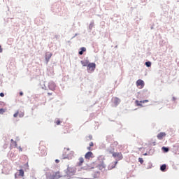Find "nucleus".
<instances>
[{"mask_svg":"<svg viewBox=\"0 0 179 179\" xmlns=\"http://www.w3.org/2000/svg\"><path fill=\"white\" fill-rule=\"evenodd\" d=\"M141 103H143V102H141V101H136V104L137 105V106L143 107V105Z\"/></svg>","mask_w":179,"mask_h":179,"instance_id":"f3484780","label":"nucleus"},{"mask_svg":"<svg viewBox=\"0 0 179 179\" xmlns=\"http://www.w3.org/2000/svg\"><path fill=\"white\" fill-rule=\"evenodd\" d=\"M57 125H59L60 124V121L59 120H57L55 122Z\"/></svg>","mask_w":179,"mask_h":179,"instance_id":"393cba45","label":"nucleus"},{"mask_svg":"<svg viewBox=\"0 0 179 179\" xmlns=\"http://www.w3.org/2000/svg\"><path fill=\"white\" fill-rule=\"evenodd\" d=\"M19 151H20V152L23 151V150L22 149V147H19Z\"/></svg>","mask_w":179,"mask_h":179,"instance_id":"cd10ccee","label":"nucleus"},{"mask_svg":"<svg viewBox=\"0 0 179 179\" xmlns=\"http://www.w3.org/2000/svg\"><path fill=\"white\" fill-rule=\"evenodd\" d=\"M20 96H23V93L22 92H20Z\"/></svg>","mask_w":179,"mask_h":179,"instance_id":"c756f323","label":"nucleus"},{"mask_svg":"<svg viewBox=\"0 0 179 179\" xmlns=\"http://www.w3.org/2000/svg\"><path fill=\"white\" fill-rule=\"evenodd\" d=\"M80 51L78 52L79 55H83L84 52H86V48L83 47L80 49Z\"/></svg>","mask_w":179,"mask_h":179,"instance_id":"9b49d317","label":"nucleus"},{"mask_svg":"<svg viewBox=\"0 0 179 179\" xmlns=\"http://www.w3.org/2000/svg\"><path fill=\"white\" fill-rule=\"evenodd\" d=\"M84 157H85V159L90 160L91 159L94 158V154L91 151L87 152V153H85Z\"/></svg>","mask_w":179,"mask_h":179,"instance_id":"20e7f679","label":"nucleus"},{"mask_svg":"<svg viewBox=\"0 0 179 179\" xmlns=\"http://www.w3.org/2000/svg\"><path fill=\"white\" fill-rule=\"evenodd\" d=\"M94 167H92L91 169H94Z\"/></svg>","mask_w":179,"mask_h":179,"instance_id":"c9c22d12","label":"nucleus"},{"mask_svg":"<svg viewBox=\"0 0 179 179\" xmlns=\"http://www.w3.org/2000/svg\"><path fill=\"white\" fill-rule=\"evenodd\" d=\"M83 163H85V159L83 157H80L78 158V162L77 163V165L78 166H83Z\"/></svg>","mask_w":179,"mask_h":179,"instance_id":"0eeeda50","label":"nucleus"},{"mask_svg":"<svg viewBox=\"0 0 179 179\" xmlns=\"http://www.w3.org/2000/svg\"><path fill=\"white\" fill-rule=\"evenodd\" d=\"M145 64L146 65L147 67H151L152 66V62H146L145 63Z\"/></svg>","mask_w":179,"mask_h":179,"instance_id":"a211bd4d","label":"nucleus"},{"mask_svg":"<svg viewBox=\"0 0 179 179\" xmlns=\"http://www.w3.org/2000/svg\"><path fill=\"white\" fill-rule=\"evenodd\" d=\"M11 142H13L15 144V147H17V144L16 141H14V140L12 139Z\"/></svg>","mask_w":179,"mask_h":179,"instance_id":"5701e85b","label":"nucleus"},{"mask_svg":"<svg viewBox=\"0 0 179 179\" xmlns=\"http://www.w3.org/2000/svg\"><path fill=\"white\" fill-rule=\"evenodd\" d=\"M81 64L83 65V66H88L89 62H81Z\"/></svg>","mask_w":179,"mask_h":179,"instance_id":"2eb2a0df","label":"nucleus"},{"mask_svg":"<svg viewBox=\"0 0 179 179\" xmlns=\"http://www.w3.org/2000/svg\"><path fill=\"white\" fill-rule=\"evenodd\" d=\"M166 164H163V165H162V166H160V170H161L162 171H164L166 170Z\"/></svg>","mask_w":179,"mask_h":179,"instance_id":"4468645a","label":"nucleus"},{"mask_svg":"<svg viewBox=\"0 0 179 179\" xmlns=\"http://www.w3.org/2000/svg\"><path fill=\"white\" fill-rule=\"evenodd\" d=\"M144 155H145V156H146V155H147V154L145 153V154H144Z\"/></svg>","mask_w":179,"mask_h":179,"instance_id":"f704fd0d","label":"nucleus"},{"mask_svg":"<svg viewBox=\"0 0 179 179\" xmlns=\"http://www.w3.org/2000/svg\"><path fill=\"white\" fill-rule=\"evenodd\" d=\"M0 96L3 97L4 96V94L3 93H0Z\"/></svg>","mask_w":179,"mask_h":179,"instance_id":"bb28decb","label":"nucleus"},{"mask_svg":"<svg viewBox=\"0 0 179 179\" xmlns=\"http://www.w3.org/2000/svg\"><path fill=\"white\" fill-rule=\"evenodd\" d=\"M17 178V176L15 175V178Z\"/></svg>","mask_w":179,"mask_h":179,"instance_id":"e433bc0d","label":"nucleus"},{"mask_svg":"<svg viewBox=\"0 0 179 179\" xmlns=\"http://www.w3.org/2000/svg\"><path fill=\"white\" fill-rule=\"evenodd\" d=\"M17 116H19L20 118H22L23 117H24V112H22V111H19L17 110L14 115L13 117L15 118L17 117Z\"/></svg>","mask_w":179,"mask_h":179,"instance_id":"423d86ee","label":"nucleus"},{"mask_svg":"<svg viewBox=\"0 0 179 179\" xmlns=\"http://www.w3.org/2000/svg\"><path fill=\"white\" fill-rule=\"evenodd\" d=\"M48 95H52V94H50V93H48Z\"/></svg>","mask_w":179,"mask_h":179,"instance_id":"72a5a7b5","label":"nucleus"},{"mask_svg":"<svg viewBox=\"0 0 179 179\" xmlns=\"http://www.w3.org/2000/svg\"><path fill=\"white\" fill-rule=\"evenodd\" d=\"M87 150H88L89 151H92V150H93V149L91 148V146L87 147Z\"/></svg>","mask_w":179,"mask_h":179,"instance_id":"b1692460","label":"nucleus"},{"mask_svg":"<svg viewBox=\"0 0 179 179\" xmlns=\"http://www.w3.org/2000/svg\"><path fill=\"white\" fill-rule=\"evenodd\" d=\"M94 146V143L92 142L90 143V147H93Z\"/></svg>","mask_w":179,"mask_h":179,"instance_id":"a878e982","label":"nucleus"},{"mask_svg":"<svg viewBox=\"0 0 179 179\" xmlns=\"http://www.w3.org/2000/svg\"><path fill=\"white\" fill-rule=\"evenodd\" d=\"M96 64L95 63H90L87 66V70L90 72H93L95 70Z\"/></svg>","mask_w":179,"mask_h":179,"instance_id":"7ed1b4c3","label":"nucleus"},{"mask_svg":"<svg viewBox=\"0 0 179 179\" xmlns=\"http://www.w3.org/2000/svg\"><path fill=\"white\" fill-rule=\"evenodd\" d=\"M138 162L141 163V164H143V160L142 158H139Z\"/></svg>","mask_w":179,"mask_h":179,"instance_id":"4be33fe9","label":"nucleus"},{"mask_svg":"<svg viewBox=\"0 0 179 179\" xmlns=\"http://www.w3.org/2000/svg\"><path fill=\"white\" fill-rule=\"evenodd\" d=\"M120 102H121V101H120V99H118V98H115L114 99V104L115 106H118L120 103Z\"/></svg>","mask_w":179,"mask_h":179,"instance_id":"9d476101","label":"nucleus"},{"mask_svg":"<svg viewBox=\"0 0 179 179\" xmlns=\"http://www.w3.org/2000/svg\"><path fill=\"white\" fill-rule=\"evenodd\" d=\"M162 150H163L165 152H168L169 150V149L168 148L164 147V146L162 147Z\"/></svg>","mask_w":179,"mask_h":179,"instance_id":"aec40b11","label":"nucleus"},{"mask_svg":"<svg viewBox=\"0 0 179 179\" xmlns=\"http://www.w3.org/2000/svg\"><path fill=\"white\" fill-rule=\"evenodd\" d=\"M149 101L148 99H145L144 101H141V103H148Z\"/></svg>","mask_w":179,"mask_h":179,"instance_id":"412c9836","label":"nucleus"},{"mask_svg":"<svg viewBox=\"0 0 179 179\" xmlns=\"http://www.w3.org/2000/svg\"><path fill=\"white\" fill-rule=\"evenodd\" d=\"M59 173H55L53 176H52V179H58L59 178Z\"/></svg>","mask_w":179,"mask_h":179,"instance_id":"f8f14e48","label":"nucleus"},{"mask_svg":"<svg viewBox=\"0 0 179 179\" xmlns=\"http://www.w3.org/2000/svg\"><path fill=\"white\" fill-rule=\"evenodd\" d=\"M117 163H118V162L117 161H116V162H115L114 163H112V164H110V169H113V168H115V166H116V165L117 164Z\"/></svg>","mask_w":179,"mask_h":179,"instance_id":"ddd939ff","label":"nucleus"},{"mask_svg":"<svg viewBox=\"0 0 179 179\" xmlns=\"http://www.w3.org/2000/svg\"><path fill=\"white\" fill-rule=\"evenodd\" d=\"M166 134L164 132H162L157 134V138L159 140H162L163 138L166 137Z\"/></svg>","mask_w":179,"mask_h":179,"instance_id":"6e6552de","label":"nucleus"},{"mask_svg":"<svg viewBox=\"0 0 179 179\" xmlns=\"http://www.w3.org/2000/svg\"><path fill=\"white\" fill-rule=\"evenodd\" d=\"M63 159H68V157H64Z\"/></svg>","mask_w":179,"mask_h":179,"instance_id":"2f4dec72","label":"nucleus"},{"mask_svg":"<svg viewBox=\"0 0 179 179\" xmlns=\"http://www.w3.org/2000/svg\"><path fill=\"white\" fill-rule=\"evenodd\" d=\"M145 85V83L143 82V80L139 79L136 81V86L139 88V89H142L143 88Z\"/></svg>","mask_w":179,"mask_h":179,"instance_id":"39448f33","label":"nucleus"},{"mask_svg":"<svg viewBox=\"0 0 179 179\" xmlns=\"http://www.w3.org/2000/svg\"><path fill=\"white\" fill-rule=\"evenodd\" d=\"M6 111L4 108H0V115H3Z\"/></svg>","mask_w":179,"mask_h":179,"instance_id":"6ab92c4d","label":"nucleus"},{"mask_svg":"<svg viewBox=\"0 0 179 179\" xmlns=\"http://www.w3.org/2000/svg\"><path fill=\"white\" fill-rule=\"evenodd\" d=\"M19 176L22 177L24 176V171H23L22 169L19 170Z\"/></svg>","mask_w":179,"mask_h":179,"instance_id":"dca6fc26","label":"nucleus"},{"mask_svg":"<svg viewBox=\"0 0 179 179\" xmlns=\"http://www.w3.org/2000/svg\"><path fill=\"white\" fill-rule=\"evenodd\" d=\"M173 101H176V99L175 97H173Z\"/></svg>","mask_w":179,"mask_h":179,"instance_id":"473e14b6","label":"nucleus"},{"mask_svg":"<svg viewBox=\"0 0 179 179\" xmlns=\"http://www.w3.org/2000/svg\"><path fill=\"white\" fill-rule=\"evenodd\" d=\"M55 162H56V163H59V159H56V160H55Z\"/></svg>","mask_w":179,"mask_h":179,"instance_id":"7c9ffc66","label":"nucleus"},{"mask_svg":"<svg viewBox=\"0 0 179 179\" xmlns=\"http://www.w3.org/2000/svg\"><path fill=\"white\" fill-rule=\"evenodd\" d=\"M110 153L112 154L113 158L116 159L118 161L122 160L123 159V155L122 152H115L110 151Z\"/></svg>","mask_w":179,"mask_h":179,"instance_id":"f03ea898","label":"nucleus"},{"mask_svg":"<svg viewBox=\"0 0 179 179\" xmlns=\"http://www.w3.org/2000/svg\"><path fill=\"white\" fill-rule=\"evenodd\" d=\"M52 54L50 53V52H47L45 54V60L47 62V64L49 62V61H50V58L52 57Z\"/></svg>","mask_w":179,"mask_h":179,"instance_id":"1a4fd4ad","label":"nucleus"},{"mask_svg":"<svg viewBox=\"0 0 179 179\" xmlns=\"http://www.w3.org/2000/svg\"><path fill=\"white\" fill-rule=\"evenodd\" d=\"M106 160V158H104L103 156L100 155L97 158V168L101 171L106 170V164L104 163V161Z\"/></svg>","mask_w":179,"mask_h":179,"instance_id":"f257e3e1","label":"nucleus"},{"mask_svg":"<svg viewBox=\"0 0 179 179\" xmlns=\"http://www.w3.org/2000/svg\"><path fill=\"white\" fill-rule=\"evenodd\" d=\"M3 52V49L1 48V46L0 45V52Z\"/></svg>","mask_w":179,"mask_h":179,"instance_id":"c85d7f7f","label":"nucleus"}]
</instances>
